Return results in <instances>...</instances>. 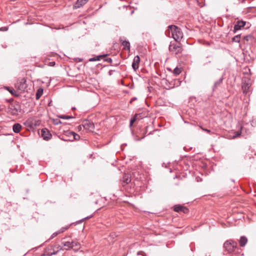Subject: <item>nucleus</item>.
<instances>
[{"label":"nucleus","instance_id":"nucleus-1","mask_svg":"<svg viewBox=\"0 0 256 256\" xmlns=\"http://www.w3.org/2000/svg\"><path fill=\"white\" fill-rule=\"evenodd\" d=\"M224 250L232 256H240L241 249L238 246L237 242L232 240L226 241L224 244Z\"/></svg>","mask_w":256,"mask_h":256},{"label":"nucleus","instance_id":"nucleus-2","mask_svg":"<svg viewBox=\"0 0 256 256\" xmlns=\"http://www.w3.org/2000/svg\"><path fill=\"white\" fill-rule=\"evenodd\" d=\"M168 36L172 37L177 42L180 40L183 37V33L180 29L178 26L171 25L168 27Z\"/></svg>","mask_w":256,"mask_h":256},{"label":"nucleus","instance_id":"nucleus-3","mask_svg":"<svg viewBox=\"0 0 256 256\" xmlns=\"http://www.w3.org/2000/svg\"><path fill=\"white\" fill-rule=\"evenodd\" d=\"M15 87L20 92H24L27 88L26 80L24 78L18 79L16 84Z\"/></svg>","mask_w":256,"mask_h":256},{"label":"nucleus","instance_id":"nucleus-4","mask_svg":"<svg viewBox=\"0 0 256 256\" xmlns=\"http://www.w3.org/2000/svg\"><path fill=\"white\" fill-rule=\"evenodd\" d=\"M169 50L175 54H178L182 52V48L180 46L176 45V44L171 42L169 46Z\"/></svg>","mask_w":256,"mask_h":256},{"label":"nucleus","instance_id":"nucleus-5","mask_svg":"<svg viewBox=\"0 0 256 256\" xmlns=\"http://www.w3.org/2000/svg\"><path fill=\"white\" fill-rule=\"evenodd\" d=\"M140 62V56L138 55L135 56L132 63V68L134 71L136 72L138 68Z\"/></svg>","mask_w":256,"mask_h":256},{"label":"nucleus","instance_id":"nucleus-6","mask_svg":"<svg viewBox=\"0 0 256 256\" xmlns=\"http://www.w3.org/2000/svg\"><path fill=\"white\" fill-rule=\"evenodd\" d=\"M41 136L45 140H48L50 138L52 135L47 129H42L41 130Z\"/></svg>","mask_w":256,"mask_h":256},{"label":"nucleus","instance_id":"nucleus-7","mask_svg":"<svg viewBox=\"0 0 256 256\" xmlns=\"http://www.w3.org/2000/svg\"><path fill=\"white\" fill-rule=\"evenodd\" d=\"M246 24V22L242 20H238L236 22V24L234 26V32H236V31L240 30V28L244 27Z\"/></svg>","mask_w":256,"mask_h":256},{"label":"nucleus","instance_id":"nucleus-8","mask_svg":"<svg viewBox=\"0 0 256 256\" xmlns=\"http://www.w3.org/2000/svg\"><path fill=\"white\" fill-rule=\"evenodd\" d=\"M82 127L88 130H92L94 129V124L88 120H85L83 122Z\"/></svg>","mask_w":256,"mask_h":256},{"label":"nucleus","instance_id":"nucleus-9","mask_svg":"<svg viewBox=\"0 0 256 256\" xmlns=\"http://www.w3.org/2000/svg\"><path fill=\"white\" fill-rule=\"evenodd\" d=\"M123 186L126 185L131 181L130 175L128 174H124L122 180Z\"/></svg>","mask_w":256,"mask_h":256},{"label":"nucleus","instance_id":"nucleus-10","mask_svg":"<svg viewBox=\"0 0 256 256\" xmlns=\"http://www.w3.org/2000/svg\"><path fill=\"white\" fill-rule=\"evenodd\" d=\"M56 249V251L55 252H48V256H52L56 254L59 251L62 250H64V248L58 244L56 246H53Z\"/></svg>","mask_w":256,"mask_h":256},{"label":"nucleus","instance_id":"nucleus-11","mask_svg":"<svg viewBox=\"0 0 256 256\" xmlns=\"http://www.w3.org/2000/svg\"><path fill=\"white\" fill-rule=\"evenodd\" d=\"M88 0H78L74 6L75 8H78L84 5Z\"/></svg>","mask_w":256,"mask_h":256},{"label":"nucleus","instance_id":"nucleus-12","mask_svg":"<svg viewBox=\"0 0 256 256\" xmlns=\"http://www.w3.org/2000/svg\"><path fill=\"white\" fill-rule=\"evenodd\" d=\"M248 242V239L244 236H242L239 240L240 246L241 247L244 246Z\"/></svg>","mask_w":256,"mask_h":256},{"label":"nucleus","instance_id":"nucleus-13","mask_svg":"<svg viewBox=\"0 0 256 256\" xmlns=\"http://www.w3.org/2000/svg\"><path fill=\"white\" fill-rule=\"evenodd\" d=\"M120 41L121 42L125 50H130V43L128 41L122 40L121 38L120 39Z\"/></svg>","mask_w":256,"mask_h":256},{"label":"nucleus","instance_id":"nucleus-14","mask_svg":"<svg viewBox=\"0 0 256 256\" xmlns=\"http://www.w3.org/2000/svg\"><path fill=\"white\" fill-rule=\"evenodd\" d=\"M62 244L64 246V250H68L70 248H72V242H62Z\"/></svg>","mask_w":256,"mask_h":256},{"label":"nucleus","instance_id":"nucleus-15","mask_svg":"<svg viewBox=\"0 0 256 256\" xmlns=\"http://www.w3.org/2000/svg\"><path fill=\"white\" fill-rule=\"evenodd\" d=\"M72 248L75 251H78L80 248V244L79 242H72Z\"/></svg>","mask_w":256,"mask_h":256},{"label":"nucleus","instance_id":"nucleus-16","mask_svg":"<svg viewBox=\"0 0 256 256\" xmlns=\"http://www.w3.org/2000/svg\"><path fill=\"white\" fill-rule=\"evenodd\" d=\"M13 130L14 132L16 133H18L20 132L21 128H22V126L20 124H15L14 126H13Z\"/></svg>","mask_w":256,"mask_h":256},{"label":"nucleus","instance_id":"nucleus-17","mask_svg":"<svg viewBox=\"0 0 256 256\" xmlns=\"http://www.w3.org/2000/svg\"><path fill=\"white\" fill-rule=\"evenodd\" d=\"M106 55H100L89 59L90 62H94L96 60H100L101 58L106 56Z\"/></svg>","mask_w":256,"mask_h":256},{"label":"nucleus","instance_id":"nucleus-18","mask_svg":"<svg viewBox=\"0 0 256 256\" xmlns=\"http://www.w3.org/2000/svg\"><path fill=\"white\" fill-rule=\"evenodd\" d=\"M6 89L13 96H18V94L17 92L13 89L10 88L9 87H6Z\"/></svg>","mask_w":256,"mask_h":256},{"label":"nucleus","instance_id":"nucleus-19","mask_svg":"<svg viewBox=\"0 0 256 256\" xmlns=\"http://www.w3.org/2000/svg\"><path fill=\"white\" fill-rule=\"evenodd\" d=\"M182 72V68H180L176 67L174 70V74L176 76H178Z\"/></svg>","mask_w":256,"mask_h":256},{"label":"nucleus","instance_id":"nucleus-20","mask_svg":"<svg viewBox=\"0 0 256 256\" xmlns=\"http://www.w3.org/2000/svg\"><path fill=\"white\" fill-rule=\"evenodd\" d=\"M43 92V90L42 88H39L36 94V97L37 99H38L40 96L42 95Z\"/></svg>","mask_w":256,"mask_h":256},{"label":"nucleus","instance_id":"nucleus-21","mask_svg":"<svg viewBox=\"0 0 256 256\" xmlns=\"http://www.w3.org/2000/svg\"><path fill=\"white\" fill-rule=\"evenodd\" d=\"M240 34L236 35L232 38V41L236 42H240Z\"/></svg>","mask_w":256,"mask_h":256},{"label":"nucleus","instance_id":"nucleus-22","mask_svg":"<svg viewBox=\"0 0 256 256\" xmlns=\"http://www.w3.org/2000/svg\"><path fill=\"white\" fill-rule=\"evenodd\" d=\"M182 208H183L182 206H181L180 205L176 206H174V210L175 212H182Z\"/></svg>","mask_w":256,"mask_h":256},{"label":"nucleus","instance_id":"nucleus-23","mask_svg":"<svg viewBox=\"0 0 256 256\" xmlns=\"http://www.w3.org/2000/svg\"><path fill=\"white\" fill-rule=\"evenodd\" d=\"M138 116V114H136V115L134 116L132 118V119L130 120V127H131V126H132V124H133L134 123V122L136 120V117H137Z\"/></svg>","mask_w":256,"mask_h":256},{"label":"nucleus","instance_id":"nucleus-24","mask_svg":"<svg viewBox=\"0 0 256 256\" xmlns=\"http://www.w3.org/2000/svg\"><path fill=\"white\" fill-rule=\"evenodd\" d=\"M68 226L62 228L60 230H58V233L61 234L62 232H64V231L68 230Z\"/></svg>","mask_w":256,"mask_h":256},{"label":"nucleus","instance_id":"nucleus-25","mask_svg":"<svg viewBox=\"0 0 256 256\" xmlns=\"http://www.w3.org/2000/svg\"><path fill=\"white\" fill-rule=\"evenodd\" d=\"M60 118H62V119H70V118H72L74 117L72 116H70L62 115V116H60Z\"/></svg>","mask_w":256,"mask_h":256},{"label":"nucleus","instance_id":"nucleus-26","mask_svg":"<svg viewBox=\"0 0 256 256\" xmlns=\"http://www.w3.org/2000/svg\"><path fill=\"white\" fill-rule=\"evenodd\" d=\"M56 251V249L55 248L52 246H51V248L50 249H48L46 250V252L48 253V252H55Z\"/></svg>","mask_w":256,"mask_h":256},{"label":"nucleus","instance_id":"nucleus-27","mask_svg":"<svg viewBox=\"0 0 256 256\" xmlns=\"http://www.w3.org/2000/svg\"><path fill=\"white\" fill-rule=\"evenodd\" d=\"M182 212L186 214L188 212V210L186 208L183 206Z\"/></svg>","mask_w":256,"mask_h":256},{"label":"nucleus","instance_id":"nucleus-28","mask_svg":"<svg viewBox=\"0 0 256 256\" xmlns=\"http://www.w3.org/2000/svg\"><path fill=\"white\" fill-rule=\"evenodd\" d=\"M58 234H60V233H58V231L56 232H54V234H52V235L51 236V238H50V239L52 238H54L55 236H56L57 235H58Z\"/></svg>","mask_w":256,"mask_h":256},{"label":"nucleus","instance_id":"nucleus-29","mask_svg":"<svg viewBox=\"0 0 256 256\" xmlns=\"http://www.w3.org/2000/svg\"><path fill=\"white\" fill-rule=\"evenodd\" d=\"M72 134H73V136H74V138H75L76 140V139H77V138H76V136H77L78 137H79V136H78V135H77L75 132H72Z\"/></svg>","mask_w":256,"mask_h":256},{"label":"nucleus","instance_id":"nucleus-30","mask_svg":"<svg viewBox=\"0 0 256 256\" xmlns=\"http://www.w3.org/2000/svg\"><path fill=\"white\" fill-rule=\"evenodd\" d=\"M106 60L108 62H112V60L110 58H108Z\"/></svg>","mask_w":256,"mask_h":256},{"label":"nucleus","instance_id":"nucleus-31","mask_svg":"<svg viewBox=\"0 0 256 256\" xmlns=\"http://www.w3.org/2000/svg\"><path fill=\"white\" fill-rule=\"evenodd\" d=\"M82 128H83V127H82V125L78 126V129L79 130H81L82 129Z\"/></svg>","mask_w":256,"mask_h":256},{"label":"nucleus","instance_id":"nucleus-32","mask_svg":"<svg viewBox=\"0 0 256 256\" xmlns=\"http://www.w3.org/2000/svg\"><path fill=\"white\" fill-rule=\"evenodd\" d=\"M55 64V62H52L50 63V66H54Z\"/></svg>","mask_w":256,"mask_h":256},{"label":"nucleus","instance_id":"nucleus-33","mask_svg":"<svg viewBox=\"0 0 256 256\" xmlns=\"http://www.w3.org/2000/svg\"><path fill=\"white\" fill-rule=\"evenodd\" d=\"M202 130H203L206 132H208V133H210V130H208V129L202 128Z\"/></svg>","mask_w":256,"mask_h":256},{"label":"nucleus","instance_id":"nucleus-34","mask_svg":"<svg viewBox=\"0 0 256 256\" xmlns=\"http://www.w3.org/2000/svg\"><path fill=\"white\" fill-rule=\"evenodd\" d=\"M177 84H176V86H178L180 85V82H181V81H180V80H177Z\"/></svg>","mask_w":256,"mask_h":256},{"label":"nucleus","instance_id":"nucleus-35","mask_svg":"<svg viewBox=\"0 0 256 256\" xmlns=\"http://www.w3.org/2000/svg\"><path fill=\"white\" fill-rule=\"evenodd\" d=\"M240 135V132H237V134H236V136H238Z\"/></svg>","mask_w":256,"mask_h":256},{"label":"nucleus","instance_id":"nucleus-36","mask_svg":"<svg viewBox=\"0 0 256 256\" xmlns=\"http://www.w3.org/2000/svg\"><path fill=\"white\" fill-rule=\"evenodd\" d=\"M142 138H140L136 139V140H142Z\"/></svg>","mask_w":256,"mask_h":256},{"label":"nucleus","instance_id":"nucleus-37","mask_svg":"<svg viewBox=\"0 0 256 256\" xmlns=\"http://www.w3.org/2000/svg\"><path fill=\"white\" fill-rule=\"evenodd\" d=\"M244 39L246 40H248V36H245L244 37Z\"/></svg>","mask_w":256,"mask_h":256}]
</instances>
